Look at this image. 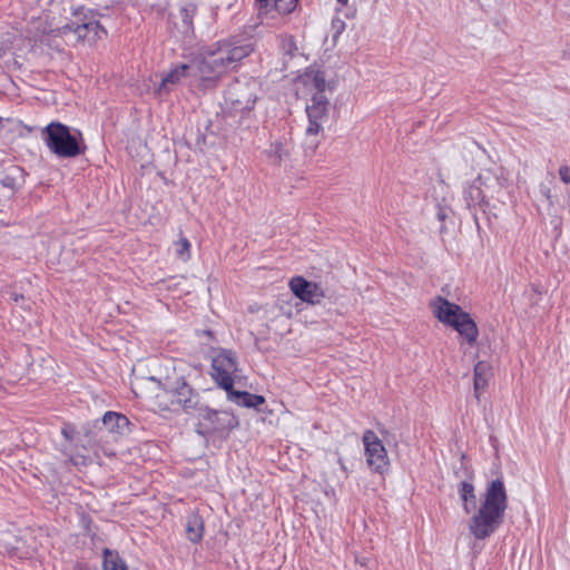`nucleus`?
I'll list each match as a JSON object with an SVG mask.
<instances>
[{
  "instance_id": "1",
  "label": "nucleus",
  "mask_w": 570,
  "mask_h": 570,
  "mask_svg": "<svg viewBox=\"0 0 570 570\" xmlns=\"http://www.w3.org/2000/svg\"><path fill=\"white\" fill-rule=\"evenodd\" d=\"M252 51L250 43L239 40L218 41L196 55L189 62L174 67L161 79L158 92L169 91L173 86L187 77L195 78L204 88L213 87Z\"/></svg>"
},
{
  "instance_id": "2",
  "label": "nucleus",
  "mask_w": 570,
  "mask_h": 570,
  "mask_svg": "<svg viewBox=\"0 0 570 570\" xmlns=\"http://www.w3.org/2000/svg\"><path fill=\"white\" fill-rule=\"evenodd\" d=\"M458 494L461 507L471 517L468 520V529L476 540L491 537L502 524L508 508V495L501 479L488 483L484 492L478 497L472 478L458 484Z\"/></svg>"
},
{
  "instance_id": "3",
  "label": "nucleus",
  "mask_w": 570,
  "mask_h": 570,
  "mask_svg": "<svg viewBox=\"0 0 570 570\" xmlns=\"http://www.w3.org/2000/svg\"><path fill=\"white\" fill-rule=\"evenodd\" d=\"M298 85L311 94V102L306 106L308 126L307 136H316L323 129L328 115V99L325 96V79L321 72H308L301 78Z\"/></svg>"
},
{
  "instance_id": "4",
  "label": "nucleus",
  "mask_w": 570,
  "mask_h": 570,
  "mask_svg": "<svg viewBox=\"0 0 570 570\" xmlns=\"http://www.w3.org/2000/svg\"><path fill=\"white\" fill-rule=\"evenodd\" d=\"M31 23L32 27L29 32L33 35V38L38 37L39 33L50 31L62 37L67 45H76L79 42L94 45L106 36V30L98 21H89L82 24H66L56 30L47 26V17L32 20Z\"/></svg>"
},
{
  "instance_id": "5",
  "label": "nucleus",
  "mask_w": 570,
  "mask_h": 570,
  "mask_svg": "<svg viewBox=\"0 0 570 570\" xmlns=\"http://www.w3.org/2000/svg\"><path fill=\"white\" fill-rule=\"evenodd\" d=\"M258 92L257 80L237 79L228 86L225 92V106L230 114L244 117L254 109Z\"/></svg>"
},
{
  "instance_id": "6",
  "label": "nucleus",
  "mask_w": 570,
  "mask_h": 570,
  "mask_svg": "<svg viewBox=\"0 0 570 570\" xmlns=\"http://www.w3.org/2000/svg\"><path fill=\"white\" fill-rule=\"evenodd\" d=\"M42 137L50 151L59 157L71 158L80 154L78 138L60 122H50L43 129Z\"/></svg>"
},
{
  "instance_id": "7",
  "label": "nucleus",
  "mask_w": 570,
  "mask_h": 570,
  "mask_svg": "<svg viewBox=\"0 0 570 570\" xmlns=\"http://www.w3.org/2000/svg\"><path fill=\"white\" fill-rule=\"evenodd\" d=\"M131 391L138 397L153 401L159 411L170 410L175 405L170 394L164 393V382L161 383L153 376H135L131 380Z\"/></svg>"
},
{
  "instance_id": "8",
  "label": "nucleus",
  "mask_w": 570,
  "mask_h": 570,
  "mask_svg": "<svg viewBox=\"0 0 570 570\" xmlns=\"http://www.w3.org/2000/svg\"><path fill=\"white\" fill-rule=\"evenodd\" d=\"M362 442L368 468L375 473L385 474L390 469L391 461L382 440L374 431L366 430L363 433Z\"/></svg>"
},
{
  "instance_id": "9",
  "label": "nucleus",
  "mask_w": 570,
  "mask_h": 570,
  "mask_svg": "<svg viewBox=\"0 0 570 570\" xmlns=\"http://www.w3.org/2000/svg\"><path fill=\"white\" fill-rule=\"evenodd\" d=\"M238 425L236 416L229 411L205 410L199 421V432L226 435Z\"/></svg>"
},
{
  "instance_id": "10",
  "label": "nucleus",
  "mask_w": 570,
  "mask_h": 570,
  "mask_svg": "<svg viewBox=\"0 0 570 570\" xmlns=\"http://www.w3.org/2000/svg\"><path fill=\"white\" fill-rule=\"evenodd\" d=\"M213 377L225 391L233 389V375L237 371V362L233 352L219 351L212 362Z\"/></svg>"
},
{
  "instance_id": "11",
  "label": "nucleus",
  "mask_w": 570,
  "mask_h": 570,
  "mask_svg": "<svg viewBox=\"0 0 570 570\" xmlns=\"http://www.w3.org/2000/svg\"><path fill=\"white\" fill-rule=\"evenodd\" d=\"M289 288L301 301L315 305L325 297V291L318 283L308 282L302 276H295L289 281Z\"/></svg>"
},
{
  "instance_id": "12",
  "label": "nucleus",
  "mask_w": 570,
  "mask_h": 570,
  "mask_svg": "<svg viewBox=\"0 0 570 570\" xmlns=\"http://www.w3.org/2000/svg\"><path fill=\"white\" fill-rule=\"evenodd\" d=\"M449 327L453 328L462 342L469 346L475 345L479 337V328L472 316L463 309L459 316L451 322Z\"/></svg>"
},
{
  "instance_id": "13",
  "label": "nucleus",
  "mask_w": 570,
  "mask_h": 570,
  "mask_svg": "<svg viewBox=\"0 0 570 570\" xmlns=\"http://www.w3.org/2000/svg\"><path fill=\"white\" fill-rule=\"evenodd\" d=\"M433 316L443 325L449 326L463 308L443 296H436L430 302Z\"/></svg>"
},
{
  "instance_id": "14",
  "label": "nucleus",
  "mask_w": 570,
  "mask_h": 570,
  "mask_svg": "<svg viewBox=\"0 0 570 570\" xmlns=\"http://www.w3.org/2000/svg\"><path fill=\"white\" fill-rule=\"evenodd\" d=\"M194 8L181 7L170 14L171 32L175 37L186 38L194 31Z\"/></svg>"
},
{
  "instance_id": "15",
  "label": "nucleus",
  "mask_w": 570,
  "mask_h": 570,
  "mask_svg": "<svg viewBox=\"0 0 570 570\" xmlns=\"http://www.w3.org/2000/svg\"><path fill=\"white\" fill-rule=\"evenodd\" d=\"M164 393L170 394L175 405L187 403L191 395V389L180 376H166L164 382Z\"/></svg>"
},
{
  "instance_id": "16",
  "label": "nucleus",
  "mask_w": 570,
  "mask_h": 570,
  "mask_svg": "<svg viewBox=\"0 0 570 570\" xmlns=\"http://www.w3.org/2000/svg\"><path fill=\"white\" fill-rule=\"evenodd\" d=\"M539 194L546 202L547 214L552 217L559 216L560 209L566 207L561 203L559 195L544 184L539 185Z\"/></svg>"
},
{
  "instance_id": "17",
  "label": "nucleus",
  "mask_w": 570,
  "mask_h": 570,
  "mask_svg": "<svg viewBox=\"0 0 570 570\" xmlns=\"http://www.w3.org/2000/svg\"><path fill=\"white\" fill-rule=\"evenodd\" d=\"M491 376V367L485 362H478L474 366V395L476 400H480L482 393L485 391L489 379Z\"/></svg>"
},
{
  "instance_id": "18",
  "label": "nucleus",
  "mask_w": 570,
  "mask_h": 570,
  "mask_svg": "<svg viewBox=\"0 0 570 570\" xmlns=\"http://www.w3.org/2000/svg\"><path fill=\"white\" fill-rule=\"evenodd\" d=\"M227 399L244 407H257L265 403V399L261 395L250 394L248 392L227 391Z\"/></svg>"
},
{
  "instance_id": "19",
  "label": "nucleus",
  "mask_w": 570,
  "mask_h": 570,
  "mask_svg": "<svg viewBox=\"0 0 570 570\" xmlns=\"http://www.w3.org/2000/svg\"><path fill=\"white\" fill-rule=\"evenodd\" d=\"M489 177L479 175L464 190V197L469 205H475L484 199L483 186Z\"/></svg>"
},
{
  "instance_id": "20",
  "label": "nucleus",
  "mask_w": 570,
  "mask_h": 570,
  "mask_svg": "<svg viewBox=\"0 0 570 570\" xmlns=\"http://www.w3.org/2000/svg\"><path fill=\"white\" fill-rule=\"evenodd\" d=\"M187 537L191 542H199L204 535V522L203 519L193 514L187 520L186 527Z\"/></svg>"
},
{
  "instance_id": "21",
  "label": "nucleus",
  "mask_w": 570,
  "mask_h": 570,
  "mask_svg": "<svg viewBox=\"0 0 570 570\" xmlns=\"http://www.w3.org/2000/svg\"><path fill=\"white\" fill-rule=\"evenodd\" d=\"M104 570H128L125 561L119 554L109 549L104 550Z\"/></svg>"
},
{
  "instance_id": "22",
  "label": "nucleus",
  "mask_w": 570,
  "mask_h": 570,
  "mask_svg": "<svg viewBox=\"0 0 570 570\" xmlns=\"http://www.w3.org/2000/svg\"><path fill=\"white\" fill-rule=\"evenodd\" d=\"M174 252L175 256L179 261L187 263L191 257L190 242L185 236L180 235L179 238L174 243Z\"/></svg>"
},
{
  "instance_id": "23",
  "label": "nucleus",
  "mask_w": 570,
  "mask_h": 570,
  "mask_svg": "<svg viewBox=\"0 0 570 570\" xmlns=\"http://www.w3.org/2000/svg\"><path fill=\"white\" fill-rule=\"evenodd\" d=\"M104 424L109 426L110 429L121 430L125 426L128 425V420L126 416L115 413V412H107L104 415Z\"/></svg>"
},
{
  "instance_id": "24",
  "label": "nucleus",
  "mask_w": 570,
  "mask_h": 570,
  "mask_svg": "<svg viewBox=\"0 0 570 570\" xmlns=\"http://www.w3.org/2000/svg\"><path fill=\"white\" fill-rule=\"evenodd\" d=\"M267 153L269 157H273L278 161L286 155L284 145L279 141L272 144Z\"/></svg>"
},
{
  "instance_id": "25",
  "label": "nucleus",
  "mask_w": 570,
  "mask_h": 570,
  "mask_svg": "<svg viewBox=\"0 0 570 570\" xmlns=\"http://www.w3.org/2000/svg\"><path fill=\"white\" fill-rule=\"evenodd\" d=\"M560 180L569 185L570 184V167L568 165H561L558 170Z\"/></svg>"
},
{
  "instance_id": "26",
  "label": "nucleus",
  "mask_w": 570,
  "mask_h": 570,
  "mask_svg": "<svg viewBox=\"0 0 570 570\" xmlns=\"http://www.w3.org/2000/svg\"><path fill=\"white\" fill-rule=\"evenodd\" d=\"M282 48L285 52L292 53L294 50H296V45L294 42V39L292 37H285L282 39Z\"/></svg>"
},
{
  "instance_id": "27",
  "label": "nucleus",
  "mask_w": 570,
  "mask_h": 570,
  "mask_svg": "<svg viewBox=\"0 0 570 570\" xmlns=\"http://www.w3.org/2000/svg\"><path fill=\"white\" fill-rule=\"evenodd\" d=\"M70 461L73 464L79 465V464H83L85 463V458L83 456H70Z\"/></svg>"
},
{
  "instance_id": "28",
  "label": "nucleus",
  "mask_w": 570,
  "mask_h": 570,
  "mask_svg": "<svg viewBox=\"0 0 570 570\" xmlns=\"http://www.w3.org/2000/svg\"><path fill=\"white\" fill-rule=\"evenodd\" d=\"M356 561L361 564V567H367V562H368L367 559L362 558V559H357Z\"/></svg>"
},
{
  "instance_id": "29",
  "label": "nucleus",
  "mask_w": 570,
  "mask_h": 570,
  "mask_svg": "<svg viewBox=\"0 0 570 570\" xmlns=\"http://www.w3.org/2000/svg\"><path fill=\"white\" fill-rule=\"evenodd\" d=\"M337 2L344 7L347 4L348 0H337Z\"/></svg>"
},
{
  "instance_id": "30",
  "label": "nucleus",
  "mask_w": 570,
  "mask_h": 570,
  "mask_svg": "<svg viewBox=\"0 0 570 570\" xmlns=\"http://www.w3.org/2000/svg\"><path fill=\"white\" fill-rule=\"evenodd\" d=\"M567 207L569 208V212H570V198H569V202L567 204Z\"/></svg>"
}]
</instances>
